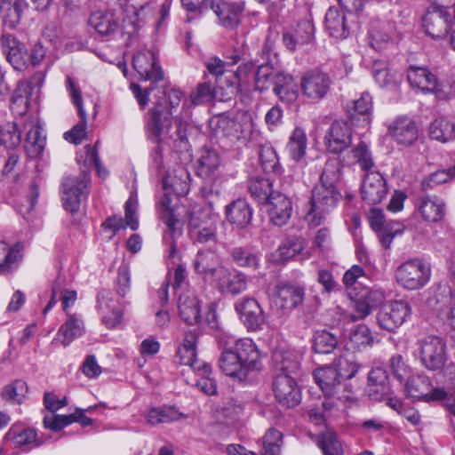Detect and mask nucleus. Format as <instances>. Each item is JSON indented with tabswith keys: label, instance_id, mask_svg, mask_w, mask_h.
<instances>
[{
	"label": "nucleus",
	"instance_id": "f257e3e1",
	"mask_svg": "<svg viewBox=\"0 0 455 455\" xmlns=\"http://www.w3.org/2000/svg\"><path fill=\"white\" fill-rule=\"evenodd\" d=\"M228 339L230 338L226 339L224 336L219 338L220 345L224 347L219 358L220 369L225 375L243 381L251 372L260 370L259 351L251 339H237L234 346H229L231 341Z\"/></svg>",
	"mask_w": 455,
	"mask_h": 455
},
{
	"label": "nucleus",
	"instance_id": "f03ea898",
	"mask_svg": "<svg viewBox=\"0 0 455 455\" xmlns=\"http://www.w3.org/2000/svg\"><path fill=\"white\" fill-rule=\"evenodd\" d=\"M340 193L336 188L315 185L308 202L305 220L311 227L320 226L326 216L337 206Z\"/></svg>",
	"mask_w": 455,
	"mask_h": 455
},
{
	"label": "nucleus",
	"instance_id": "7ed1b4c3",
	"mask_svg": "<svg viewBox=\"0 0 455 455\" xmlns=\"http://www.w3.org/2000/svg\"><path fill=\"white\" fill-rule=\"evenodd\" d=\"M414 355L427 370L441 371L448 358L446 343L440 337L427 336L417 342Z\"/></svg>",
	"mask_w": 455,
	"mask_h": 455
},
{
	"label": "nucleus",
	"instance_id": "20e7f679",
	"mask_svg": "<svg viewBox=\"0 0 455 455\" xmlns=\"http://www.w3.org/2000/svg\"><path fill=\"white\" fill-rule=\"evenodd\" d=\"M211 124L231 141L241 143H245L253 131V121L251 116L245 113L236 115L232 118L222 114L214 117Z\"/></svg>",
	"mask_w": 455,
	"mask_h": 455
},
{
	"label": "nucleus",
	"instance_id": "39448f33",
	"mask_svg": "<svg viewBox=\"0 0 455 455\" xmlns=\"http://www.w3.org/2000/svg\"><path fill=\"white\" fill-rule=\"evenodd\" d=\"M44 404L49 411L44 417L43 425L45 428L57 432L63 429L73 422L83 420L84 411L77 410L75 413L68 415H60L55 412L68 404L67 398H59L52 392H45L44 395Z\"/></svg>",
	"mask_w": 455,
	"mask_h": 455
},
{
	"label": "nucleus",
	"instance_id": "423d86ee",
	"mask_svg": "<svg viewBox=\"0 0 455 455\" xmlns=\"http://www.w3.org/2000/svg\"><path fill=\"white\" fill-rule=\"evenodd\" d=\"M431 276L429 264L420 259H413L401 264L395 272L397 283L408 290L424 287Z\"/></svg>",
	"mask_w": 455,
	"mask_h": 455
},
{
	"label": "nucleus",
	"instance_id": "0eeeda50",
	"mask_svg": "<svg viewBox=\"0 0 455 455\" xmlns=\"http://www.w3.org/2000/svg\"><path fill=\"white\" fill-rule=\"evenodd\" d=\"M172 125V111L164 101L156 100L155 106L148 112L146 130L150 139L158 144L172 138L170 131Z\"/></svg>",
	"mask_w": 455,
	"mask_h": 455
},
{
	"label": "nucleus",
	"instance_id": "6e6552de",
	"mask_svg": "<svg viewBox=\"0 0 455 455\" xmlns=\"http://www.w3.org/2000/svg\"><path fill=\"white\" fill-rule=\"evenodd\" d=\"M407 79L411 87L426 93H434L440 100L447 99L451 92L450 87L440 83L436 76L426 68L410 67L407 71Z\"/></svg>",
	"mask_w": 455,
	"mask_h": 455
},
{
	"label": "nucleus",
	"instance_id": "1a4fd4ad",
	"mask_svg": "<svg viewBox=\"0 0 455 455\" xmlns=\"http://www.w3.org/2000/svg\"><path fill=\"white\" fill-rule=\"evenodd\" d=\"M422 28L433 39L446 36L451 28V14L444 5H430L422 17Z\"/></svg>",
	"mask_w": 455,
	"mask_h": 455
},
{
	"label": "nucleus",
	"instance_id": "9d476101",
	"mask_svg": "<svg viewBox=\"0 0 455 455\" xmlns=\"http://www.w3.org/2000/svg\"><path fill=\"white\" fill-rule=\"evenodd\" d=\"M76 162L83 169L85 166V160L82 155L76 154ZM84 171L79 177H67L62 182L61 200L66 211L73 216L77 214L80 207V196L85 189Z\"/></svg>",
	"mask_w": 455,
	"mask_h": 455
},
{
	"label": "nucleus",
	"instance_id": "9b49d317",
	"mask_svg": "<svg viewBox=\"0 0 455 455\" xmlns=\"http://www.w3.org/2000/svg\"><path fill=\"white\" fill-rule=\"evenodd\" d=\"M411 308L403 300H393L381 307L377 314V323L379 328L387 331H395L410 316Z\"/></svg>",
	"mask_w": 455,
	"mask_h": 455
},
{
	"label": "nucleus",
	"instance_id": "f8f14e48",
	"mask_svg": "<svg viewBox=\"0 0 455 455\" xmlns=\"http://www.w3.org/2000/svg\"><path fill=\"white\" fill-rule=\"evenodd\" d=\"M117 293L103 290L97 297V308L102 315V322L108 328H116L123 319V306Z\"/></svg>",
	"mask_w": 455,
	"mask_h": 455
},
{
	"label": "nucleus",
	"instance_id": "ddd939ff",
	"mask_svg": "<svg viewBox=\"0 0 455 455\" xmlns=\"http://www.w3.org/2000/svg\"><path fill=\"white\" fill-rule=\"evenodd\" d=\"M331 79L328 74L320 70H312L304 74L300 80L302 93L312 100H320L326 97L331 90Z\"/></svg>",
	"mask_w": 455,
	"mask_h": 455
},
{
	"label": "nucleus",
	"instance_id": "4468645a",
	"mask_svg": "<svg viewBox=\"0 0 455 455\" xmlns=\"http://www.w3.org/2000/svg\"><path fill=\"white\" fill-rule=\"evenodd\" d=\"M273 391L276 401L287 408H293L300 402V391L294 378L289 374H275Z\"/></svg>",
	"mask_w": 455,
	"mask_h": 455
},
{
	"label": "nucleus",
	"instance_id": "2eb2a0df",
	"mask_svg": "<svg viewBox=\"0 0 455 455\" xmlns=\"http://www.w3.org/2000/svg\"><path fill=\"white\" fill-rule=\"evenodd\" d=\"M132 66L141 80L157 83L164 79V71L158 58L152 51L143 50L135 54Z\"/></svg>",
	"mask_w": 455,
	"mask_h": 455
},
{
	"label": "nucleus",
	"instance_id": "dca6fc26",
	"mask_svg": "<svg viewBox=\"0 0 455 455\" xmlns=\"http://www.w3.org/2000/svg\"><path fill=\"white\" fill-rule=\"evenodd\" d=\"M235 308L248 331H256L262 329L265 315L255 299L243 297L235 302Z\"/></svg>",
	"mask_w": 455,
	"mask_h": 455
},
{
	"label": "nucleus",
	"instance_id": "f3484780",
	"mask_svg": "<svg viewBox=\"0 0 455 455\" xmlns=\"http://www.w3.org/2000/svg\"><path fill=\"white\" fill-rule=\"evenodd\" d=\"M301 359L299 351L285 344L277 346L272 354L275 374H295L300 367Z\"/></svg>",
	"mask_w": 455,
	"mask_h": 455
},
{
	"label": "nucleus",
	"instance_id": "a211bd4d",
	"mask_svg": "<svg viewBox=\"0 0 455 455\" xmlns=\"http://www.w3.org/2000/svg\"><path fill=\"white\" fill-rule=\"evenodd\" d=\"M352 129L347 121L335 120L325 135V144L330 152L341 153L352 143Z\"/></svg>",
	"mask_w": 455,
	"mask_h": 455
},
{
	"label": "nucleus",
	"instance_id": "6ab92c4d",
	"mask_svg": "<svg viewBox=\"0 0 455 455\" xmlns=\"http://www.w3.org/2000/svg\"><path fill=\"white\" fill-rule=\"evenodd\" d=\"M222 293L237 295L247 289L248 279L246 275L238 270L221 267L212 281Z\"/></svg>",
	"mask_w": 455,
	"mask_h": 455
},
{
	"label": "nucleus",
	"instance_id": "aec40b11",
	"mask_svg": "<svg viewBox=\"0 0 455 455\" xmlns=\"http://www.w3.org/2000/svg\"><path fill=\"white\" fill-rule=\"evenodd\" d=\"M138 201L131 196L124 204V219L120 215H113L108 217L102 226L105 229L112 231L110 238L113 237L117 231L130 228L132 230L139 228V220L137 215Z\"/></svg>",
	"mask_w": 455,
	"mask_h": 455
},
{
	"label": "nucleus",
	"instance_id": "412c9836",
	"mask_svg": "<svg viewBox=\"0 0 455 455\" xmlns=\"http://www.w3.org/2000/svg\"><path fill=\"white\" fill-rule=\"evenodd\" d=\"M197 339L196 332H186L181 345L178 347L177 356L181 364L189 366L193 371H204L205 373L209 371V364L197 359Z\"/></svg>",
	"mask_w": 455,
	"mask_h": 455
},
{
	"label": "nucleus",
	"instance_id": "4be33fe9",
	"mask_svg": "<svg viewBox=\"0 0 455 455\" xmlns=\"http://www.w3.org/2000/svg\"><path fill=\"white\" fill-rule=\"evenodd\" d=\"M387 193L386 180L379 172H371L365 174L361 187V195L364 202L377 204L386 197Z\"/></svg>",
	"mask_w": 455,
	"mask_h": 455
},
{
	"label": "nucleus",
	"instance_id": "5701e85b",
	"mask_svg": "<svg viewBox=\"0 0 455 455\" xmlns=\"http://www.w3.org/2000/svg\"><path fill=\"white\" fill-rule=\"evenodd\" d=\"M305 290L289 282H280L275 287V302L283 309H293L302 303Z\"/></svg>",
	"mask_w": 455,
	"mask_h": 455
},
{
	"label": "nucleus",
	"instance_id": "b1692460",
	"mask_svg": "<svg viewBox=\"0 0 455 455\" xmlns=\"http://www.w3.org/2000/svg\"><path fill=\"white\" fill-rule=\"evenodd\" d=\"M271 221L278 227L284 226L291 216L292 205L288 196L283 192H274L266 201Z\"/></svg>",
	"mask_w": 455,
	"mask_h": 455
},
{
	"label": "nucleus",
	"instance_id": "393cba45",
	"mask_svg": "<svg viewBox=\"0 0 455 455\" xmlns=\"http://www.w3.org/2000/svg\"><path fill=\"white\" fill-rule=\"evenodd\" d=\"M1 47L9 63L16 70H24L28 67L27 51L13 36L4 34L1 36Z\"/></svg>",
	"mask_w": 455,
	"mask_h": 455
},
{
	"label": "nucleus",
	"instance_id": "a878e982",
	"mask_svg": "<svg viewBox=\"0 0 455 455\" xmlns=\"http://www.w3.org/2000/svg\"><path fill=\"white\" fill-rule=\"evenodd\" d=\"M195 271L204 278L212 281L219 274V270L225 266L221 259L212 250H199L193 262Z\"/></svg>",
	"mask_w": 455,
	"mask_h": 455
},
{
	"label": "nucleus",
	"instance_id": "bb28decb",
	"mask_svg": "<svg viewBox=\"0 0 455 455\" xmlns=\"http://www.w3.org/2000/svg\"><path fill=\"white\" fill-rule=\"evenodd\" d=\"M314 379L325 395H338L341 389L345 391L343 380L331 365L317 368L314 371Z\"/></svg>",
	"mask_w": 455,
	"mask_h": 455
},
{
	"label": "nucleus",
	"instance_id": "cd10ccee",
	"mask_svg": "<svg viewBox=\"0 0 455 455\" xmlns=\"http://www.w3.org/2000/svg\"><path fill=\"white\" fill-rule=\"evenodd\" d=\"M274 93L285 104L294 103L299 97L298 84L294 78L284 72H276L273 76Z\"/></svg>",
	"mask_w": 455,
	"mask_h": 455
},
{
	"label": "nucleus",
	"instance_id": "c85d7f7f",
	"mask_svg": "<svg viewBox=\"0 0 455 455\" xmlns=\"http://www.w3.org/2000/svg\"><path fill=\"white\" fill-rule=\"evenodd\" d=\"M388 132L397 143L411 145L418 138V129L413 120L406 116L397 117L388 127Z\"/></svg>",
	"mask_w": 455,
	"mask_h": 455
},
{
	"label": "nucleus",
	"instance_id": "c756f323",
	"mask_svg": "<svg viewBox=\"0 0 455 455\" xmlns=\"http://www.w3.org/2000/svg\"><path fill=\"white\" fill-rule=\"evenodd\" d=\"M212 9L219 18L220 23L225 27L233 28L240 21L243 11V3H228L225 1L212 2Z\"/></svg>",
	"mask_w": 455,
	"mask_h": 455
},
{
	"label": "nucleus",
	"instance_id": "7c9ffc66",
	"mask_svg": "<svg viewBox=\"0 0 455 455\" xmlns=\"http://www.w3.org/2000/svg\"><path fill=\"white\" fill-rule=\"evenodd\" d=\"M188 235L195 243L209 245L217 243V227L212 221H198L191 218Z\"/></svg>",
	"mask_w": 455,
	"mask_h": 455
},
{
	"label": "nucleus",
	"instance_id": "2f4dec72",
	"mask_svg": "<svg viewBox=\"0 0 455 455\" xmlns=\"http://www.w3.org/2000/svg\"><path fill=\"white\" fill-rule=\"evenodd\" d=\"M163 221L166 226L164 233V242L167 247L168 257L173 259L178 254L177 240L182 235V223L172 212L165 213Z\"/></svg>",
	"mask_w": 455,
	"mask_h": 455
},
{
	"label": "nucleus",
	"instance_id": "473e14b6",
	"mask_svg": "<svg viewBox=\"0 0 455 455\" xmlns=\"http://www.w3.org/2000/svg\"><path fill=\"white\" fill-rule=\"evenodd\" d=\"M325 28L331 36L337 39H345L350 32V26L343 12L331 7L325 13Z\"/></svg>",
	"mask_w": 455,
	"mask_h": 455
},
{
	"label": "nucleus",
	"instance_id": "72a5a7b5",
	"mask_svg": "<svg viewBox=\"0 0 455 455\" xmlns=\"http://www.w3.org/2000/svg\"><path fill=\"white\" fill-rule=\"evenodd\" d=\"M438 310L445 311L449 323L455 329V287L447 283L440 284L435 292Z\"/></svg>",
	"mask_w": 455,
	"mask_h": 455
},
{
	"label": "nucleus",
	"instance_id": "f704fd0d",
	"mask_svg": "<svg viewBox=\"0 0 455 455\" xmlns=\"http://www.w3.org/2000/svg\"><path fill=\"white\" fill-rule=\"evenodd\" d=\"M6 440L12 441L14 447H36L42 442L37 437L36 429L25 428L20 425H12L4 435Z\"/></svg>",
	"mask_w": 455,
	"mask_h": 455
},
{
	"label": "nucleus",
	"instance_id": "c9c22d12",
	"mask_svg": "<svg viewBox=\"0 0 455 455\" xmlns=\"http://www.w3.org/2000/svg\"><path fill=\"white\" fill-rule=\"evenodd\" d=\"M28 9V3L27 0H3L0 4V14L4 25L10 28H14Z\"/></svg>",
	"mask_w": 455,
	"mask_h": 455
},
{
	"label": "nucleus",
	"instance_id": "e433bc0d",
	"mask_svg": "<svg viewBox=\"0 0 455 455\" xmlns=\"http://www.w3.org/2000/svg\"><path fill=\"white\" fill-rule=\"evenodd\" d=\"M389 391L388 376L382 368L372 369L368 377L366 392L371 400H380Z\"/></svg>",
	"mask_w": 455,
	"mask_h": 455
},
{
	"label": "nucleus",
	"instance_id": "4c0bfd02",
	"mask_svg": "<svg viewBox=\"0 0 455 455\" xmlns=\"http://www.w3.org/2000/svg\"><path fill=\"white\" fill-rule=\"evenodd\" d=\"M179 313L185 323L189 325L197 323L200 320V305L194 293L188 291L179 298Z\"/></svg>",
	"mask_w": 455,
	"mask_h": 455
},
{
	"label": "nucleus",
	"instance_id": "58836bf2",
	"mask_svg": "<svg viewBox=\"0 0 455 455\" xmlns=\"http://www.w3.org/2000/svg\"><path fill=\"white\" fill-rule=\"evenodd\" d=\"M226 215L231 224L244 228L251 222L252 210L247 201L237 199L227 206Z\"/></svg>",
	"mask_w": 455,
	"mask_h": 455
},
{
	"label": "nucleus",
	"instance_id": "ea45409f",
	"mask_svg": "<svg viewBox=\"0 0 455 455\" xmlns=\"http://www.w3.org/2000/svg\"><path fill=\"white\" fill-rule=\"evenodd\" d=\"M444 203L437 197L421 196L419 203V211L421 217L431 222H437L444 216Z\"/></svg>",
	"mask_w": 455,
	"mask_h": 455
},
{
	"label": "nucleus",
	"instance_id": "a19ab883",
	"mask_svg": "<svg viewBox=\"0 0 455 455\" xmlns=\"http://www.w3.org/2000/svg\"><path fill=\"white\" fill-rule=\"evenodd\" d=\"M89 23L104 36L113 34L120 26L119 19L110 12H96L90 17Z\"/></svg>",
	"mask_w": 455,
	"mask_h": 455
},
{
	"label": "nucleus",
	"instance_id": "79ce46f5",
	"mask_svg": "<svg viewBox=\"0 0 455 455\" xmlns=\"http://www.w3.org/2000/svg\"><path fill=\"white\" fill-rule=\"evenodd\" d=\"M373 76L379 86L395 90L397 89L402 81V75L388 68L381 61H376L372 68Z\"/></svg>",
	"mask_w": 455,
	"mask_h": 455
},
{
	"label": "nucleus",
	"instance_id": "37998d69",
	"mask_svg": "<svg viewBox=\"0 0 455 455\" xmlns=\"http://www.w3.org/2000/svg\"><path fill=\"white\" fill-rule=\"evenodd\" d=\"M372 98L368 92H363L359 99L353 101V112L349 111L350 121L355 124L362 116V125H368L371 120Z\"/></svg>",
	"mask_w": 455,
	"mask_h": 455
},
{
	"label": "nucleus",
	"instance_id": "c03bdc74",
	"mask_svg": "<svg viewBox=\"0 0 455 455\" xmlns=\"http://www.w3.org/2000/svg\"><path fill=\"white\" fill-rule=\"evenodd\" d=\"M21 258L20 245L19 243L10 247L6 243L0 241V272L12 273Z\"/></svg>",
	"mask_w": 455,
	"mask_h": 455
},
{
	"label": "nucleus",
	"instance_id": "a18cd8bd",
	"mask_svg": "<svg viewBox=\"0 0 455 455\" xmlns=\"http://www.w3.org/2000/svg\"><path fill=\"white\" fill-rule=\"evenodd\" d=\"M429 135L433 140L447 142L455 139V123L445 117L435 118L429 126Z\"/></svg>",
	"mask_w": 455,
	"mask_h": 455
},
{
	"label": "nucleus",
	"instance_id": "49530a36",
	"mask_svg": "<svg viewBox=\"0 0 455 455\" xmlns=\"http://www.w3.org/2000/svg\"><path fill=\"white\" fill-rule=\"evenodd\" d=\"M331 366L336 370L342 380L350 379L355 377L359 369L355 355L349 351H346L337 357Z\"/></svg>",
	"mask_w": 455,
	"mask_h": 455
},
{
	"label": "nucleus",
	"instance_id": "de8ad7c7",
	"mask_svg": "<svg viewBox=\"0 0 455 455\" xmlns=\"http://www.w3.org/2000/svg\"><path fill=\"white\" fill-rule=\"evenodd\" d=\"M286 149L290 157L294 162L299 163L303 159L307 149V136L302 129H294L287 143Z\"/></svg>",
	"mask_w": 455,
	"mask_h": 455
},
{
	"label": "nucleus",
	"instance_id": "09e8293b",
	"mask_svg": "<svg viewBox=\"0 0 455 455\" xmlns=\"http://www.w3.org/2000/svg\"><path fill=\"white\" fill-rule=\"evenodd\" d=\"M343 160L348 164H358L363 170H369L373 165L371 154L364 141L355 145Z\"/></svg>",
	"mask_w": 455,
	"mask_h": 455
},
{
	"label": "nucleus",
	"instance_id": "8fccbe9b",
	"mask_svg": "<svg viewBox=\"0 0 455 455\" xmlns=\"http://www.w3.org/2000/svg\"><path fill=\"white\" fill-rule=\"evenodd\" d=\"M230 258L232 262L240 267L256 270L259 267V256L247 248L234 247L230 251Z\"/></svg>",
	"mask_w": 455,
	"mask_h": 455
},
{
	"label": "nucleus",
	"instance_id": "3c124183",
	"mask_svg": "<svg viewBox=\"0 0 455 455\" xmlns=\"http://www.w3.org/2000/svg\"><path fill=\"white\" fill-rule=\"evenodd\" d=\"M32 88L28 81H20L11 99L12 108L19 114L25 113L28 108Z\"/></svg>",
	"mask_w": 455,
	"mask_h": 455
},
{
	"label": "nucleus",
	"instance_id": "603ef678",
	"mask_svg": "<svg viewBox=\"0 0 455 455\" xmlns=\"http://www.w3.org/2000/svg\"><path fill=\"white\" fill-rule=\"evenodd\" d=\"M28 387L24 380L17 379L6 385L2 390V397L4 400L13 403L21 404L26 398Z\"/></svg>",
	"mask_w": 455,
	"mask_h": 455
},
{
	"label": "nucleus",
	"instance_id": "864d4df0",
	"mask_svg": "<svg viewBox=\"0 0 455 455\" xmlns=\"http://www.w3.org/2000/svg\"><path fill=\"white\" fill-rule=\"evenodd\" d=\"M180 417L181 413L172 406L154 407L147 414V419L152 425L170 423L178 420Z\"/></svg>",
	"mask_w": 455,
	"mask_h": 455
},
{
	"label": "nucleus",
	"instance_id": "5fc2aeb1",
	"mask_svg": "<svg viewBox=\"0 0 455 455\" xmlns=\"http://www.w3.org/2000/svg\"><path fill=\"white\" fill-rule=\"evenodd\" d=\"M338 345V338L335 334L326 330L315 331L314 335L313 348L318 354H329Z\"/></svg>",
	"mask_w": 455,
	"mask_h": 455
},
{
	"label": "nucleus",
	"instance_id": "6e6d98bb",
	"mask_svg": "<svg viewBox=\"0 0 455 455\" xmlns=\"http://www.w3.org/2000/svg\"><path fill=\"white\" fill-rule=\"evenodd\" d=\"M306 241L302 237H291L285 239L277 249V256L280 260H287L299 254L305 248Z\"/></svg>",
	"mask_w": 455,
	"mask_h": 455
},
{
	"label": "nucleus",
	"instance_id": "4d7b16f0",
	"mask_svg": "<svg viewBox=\"0 0 455 455\" xmlns=\"http://www.w3.org/2000/svg\"><path fill=\"white\" fill-rule=\"evenodd\" d=\"M261 167L266 172L276 173L280 171L281 165L275 148L270 144L260 147L259 152Z\"/></svg>",
	"mask_w": 455,
	"mask_h": 455
},
{
	"label": "nucleus",
	"instance_id": "13d9d810",
	"mask_svg": "<svg viewBox=\"0 0 455 455\" xmlns=\"http://www.w3.org/2000/svg\"><path fill=\"white\" fill-rule=\"evenodd\" d=\"M249 192L259 203H265L275 192L272 189V183L267 179L256 178L250 180Z\"/></svg>",
	"mask_w": 455,
	"mask_h": 455
},
{
	"label": "nucleus",
	"instance_id": "bf43d9fd",
	"mask_svg": "<svg viewBox=\"0 0 455 455\" xmlns=\"http://www.w3.org/2000/svg\"><path fill=\"white\" fill-rule=\"evenodd\" d=\"M21 141V132L16 123H6L0 125V147L4 148H14Z\"/></svg>",
	"mask_w": 455,
	"mask_h": 455
},
{
	"label": "nucleus",
	"instance_id": "052dcab7",
	"mask_svg": "<svg viewBox=\"0 0 455 455\" xmlns=\"http://www.w3.org/2000/svg\"><path fill=\"white\" fill-rule=\"evenodd\" d=\"M82 321L79 323L75 316H70L60 328L58 335L64 346L69 345L77 336L82 334Z\"/></svg>",
	"mask_w": 455,
	"mask_h": 455
},
{
	"label": "nucleus",
	"instance_id": "680f3d73",
	"mask_svg": "<svg viewBox=\"0 0 455 455\" xmlns=\"http://www.w3.org/2000/svg\"><path fill=\"white\" fill-rule=\"evenodd\" d=\"M220 165V156L215 150L202 151L198 160V172L201 176L211 175Z\"/></svg>",
	"mask_w": 455,
	"mask_h": 455
},
{
	"label": "nucleus",
	"instance_id": "e2e57ef3",
	"mask_svg": "<svg viewBox=\"0 0 455 455\" xmlns=\"http://www.w3.org/2000/svg\"><path fill=\"white\" fill-rule=\"evenodd\" d=\"M371 341L370 329L366 325L360 324L350 331L347 346L354 349H361L370 345Z\"/></svg>",
	"mask_w": 455,
	"mask_h": 455
},
{
	"label": "nucleus",
	"instance_id": "0e129e2a",
	"mask_svg": "<svg viewBox=\"0 0 455 455\" xmlns=\"http://www.w3.org/2000/svg\"><path fill=\"white\" fill-rule=\"evenodd\" d=\"M455 177V165L447 170H438L427 177H426L422 182L421 187L422 189L427 191L428 189H433L436 186L448 182L451 179Z\"/></svg>",
	"mask_w": 455,
	"mask_h": 455
},
{
	"label": "nucleus",
	"instance_id": "69168bd1",
	"mask_svg": "<svg viewBox=\"0 0 455 455\" xmlns=\"http://www.w3.org/2000/svg\"><path fill=\"white\" fill-rule=\"evenodd\" d=\"M283 435L280 431L269 428L263 437L264 451L262 455H279Z\"/></svg>",
	"mask_w": 455,
	"mask_h": 455
},
{
	"label": "nucleus",
	"instance_id": "338daca9",
	"mask_svg": "<svg viewBox=\"0 0 455 455\" xmlns=\"http://www.w3.org/2000/svg\"><path fill=\"white\" fill-rule=\"evenodd\" d=\"M339 179V163L337 160H328L325 164L318 186L336 188L335 183Z\"/></svg>",
	"mask_w": 455,
	"mask_h": 455
},
{
	"label": "nucleus",
	"instance_id": "774afa93",
	"mask_svg": "<svg viewBox=\"0 0 455 455\" xmlns=\"http://www.w3.org/2000/svg\"><path fill=\"white\" fill-rule=\"evenodd\" d=\"M323 455H341L342 449L334 433L327 432L321 435L318 442Z\"/></svg>",
	"mask_w": 455,
	"mask_h": 455
}]
</instances>
